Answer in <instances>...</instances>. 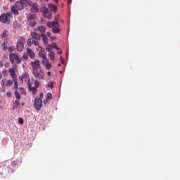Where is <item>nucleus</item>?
<instances>
[{
  "label": "nucleus",
  "mask_w": 180,
  "mask_h": 180,
  "mask_svg": "<svg viewBox=\"0 0 180 180\" xmlns=\"http://www.w3.org/2000/svg\"><path fill=\"white\" fill-rule=\"evenodd\" d=\"M18 123H20V124H23L24 123L23 118H19Z\"/></svg>",
  "instance_id": "nucleus-33"
},
{
  "label": "nucleus",
  "mask_w": 180,
  "mask_h": 180,
  "mask_svg": "<svg viewBox=\"0 0 180 180\" xmlns=\"http://www.w3.org/2000/svg\"><path fill=\"white\" fill-rule=\"evenodd\" d=\"M46 50L47 51H51V50H53V47L51 46V45H48L46 46Z\"/></svg>",
  "instance_id": "nucleus-32"
},
{
  "label": "nucleus",
  "mask_w": 180,
  "mask_h": 180,
  "mask_svg": "<svg viewBox=\"0 0 180 180\" xmlns=\"http://www.w3.org/2000/svg\"><path fill=\"white\" fill-rule=\"evenodd\" d=\"M61 22H64V21H63V20H61Z\"/></svg>",
  "instance_id": "nucleus-54"
},
{
  "label": "nucleus",
  "mask_w": 180,
  "mask_h": 180,
  "mask_svg": "<svg viewBox=\"0 0 180 180\" xmlns=\"http://www.w3.org/2000/svg\"><path fill=\"white\" fill-rule=\"evenodd\" d=\"M56 20H58V17H56Z\"/></svg>",
  "instance_id": "nucleus-49"
},
{
  "label": "nucleus",
  "mask_w": 180,
  "mask_h": 180,
  "mask_svg": "<svg viewBox=\"0 0 180 180\" xmlns=\"http://www.w3.org/2000/svg\"><path fill=\"white\" fill-rule=\"evenodd\" d=\"M20 27V25H19V23H18V21H15L13 22V27H14V29H18Z\"/></svg>",
  "instance_id": "nucleus-27"
},
{
  "label": "nucleus",
  "mask_w": 180,
  "mask_h": 180,
  "mask_svg": "<svg viewBox=\"0 0 180 180\" xmlns=\"http://www.w3.org/2000/svg\"><path fill=\"white\" fill-rule=\"evenodd\" d=\"M52 98L53 94H51V93H48L46 96L45 100L44 101V105H48L49 102L51 101Z\"/></svg>",
  "instance_id": "nucleus-13"
},
{
  "label": "nucleus",
  "mask_w": 180,
  "mask_h": 180,
  "mask_svg": "<svg viewBox=\"0 0 180 180\" xmlns=\"http://www.w3.org/2000/svg\"><path fill=\"white\" fill-rule=\"evenodd\" d=\"M60 60L62 61V63L64 61V58H63V56H60Z\"/></svg>",
  "instance_id": "nucleus-46"
},
{
  "label": "nucleus",
  "mask_w": 180,
  "mask_h": 180,
  "mask_svg": "<svg viewBox=\"0 0 180 180\" xmlns=\"http://www.w3.org/2000/svg\"><path fill=\"white\" fill-rule=\"evenodd\" d=\"M36 25H37V22H36L35 20H32V21H31L30 23V26L31 27H34V26H36Z\"/></svg>",
  "instance_id": "nucleus-28"
},
{
  "label": "nucleus",
  "mask_w": 180,
  "mask_h": 180,
  "mask_svg": "<svg viewBox=\"0 0 180 180\" xmlns=\"http://www.w3.org/2000/svg\"><path fill=\"white\" fill-rule=\"evenodd\" d=\"M52 23H53V27L60 26V23H58V21H53Z\"/></svg>",
  "instance_id": "nucleus-30"
},
{
  "label": "nucleus",
  "mask_w": 180,
  "mask_h": 180,
  "mask_svg": "<svg viewBox=\"0 0 180 180\" xmlns=\"http://www.w3.org/2000/svg\"><path fill=\"white\" fill-rule=\"evenodd\" d=\"M25 5H26V0H21L20 1H17L15 6L11 7V11L14 15H19V11L23 9Z\"/></svg>",
  "instance_id": "nucleus-2"
},
{
  "label": "nucleus",
  "mask_w": 180,
  "mask_h": 180,
  "mask_svg": "<svg viewBox=\"0 0 180 180\" xmlns=\"http://www.w3.org/2000/svg\"><path fill=\"white\" fill-rule=\"evenodd\" d=\"M49 8L51 9V11H52V12H55V13H57V11H58L57 6H56L53 4H49Z\"/></svg>",
  "instance_id": "nucleus-18"
},
{
  "label": "nucleus",
  "mask_w": 180,
  "mask_h": 180,
  "mask_svg": "<svg viewBox=\"0 0 180 180\" xmlns=\"http://www.w3.org/2000/svg\"><path fill=\"white\" fill-rule=\"evenodd\" d=\"M54 49H56V50H60V48H58V46H57V45H54Z\"/></svg>",
  "instance_id": "nucleus-43"
},
{
  "label": "nucleus",
  "mask_w": 180,
  "mask_h": 180,
  "mask_svg": "<svg viewBox=\"0 0 180 180\" xmlns=\"http://www.w3.org/2000/svg\"><path fill=\"white\" fill-rule=\"evenodd\" d=\"M48 86L49 88H53V82H51L50 83H49Z\"/></svg>",
  "instance_id": "nucleus-37"
},
{
  "label": "nucleus",
  "mask_w": 180,
  "mask_h": 180,
  "mask_svg": "<svg viewBox=\"0 0 180 180\" xmlns=\"http://www.w3.org/2000/svg\"><path fill=\"white\" fill-rule=\"evenodd\" d=\"M44 1H45V2H49V0H44Z\"/></svg>",
  "instance_id": "nucleus-53"
},
{
  "label": "nucleus",
  "mask_w": 180,
  "mask_h": 180,
  "mask_svg": "<svg viewBox=\"0 0 180 180\" xmlns=\"http://www.w3.org/2000/svg\"><path fill=\"white\" fill-rule=\"evenodd\" d=\"M9 59L11 64H20L22 63V58L16 53H11L9 54Z\"/></svg>",
  "instance_id": "nucleus-3"
},
{
  "label": "nucleus",
  "mask_w": 180,
  "mask_h": 180,
  "mask_svg": "<svg viewBox=\"0 0 180 180\" xmlns=\"http://www.w3.org/2000/svg\"><path fill=\"white\" fill-rule=\"evenodd\" d=\"M49 56L50 57L51 60H52V61H54V57H56V53H54V52H50Z\"/></svg>",
  "instance_id": "nucleus-24"
},
{
  "label": "nucleus",
  "mask_w": 180,
  "mask_h": 180,
  "mask_svg": "<svg viewBox=\"0 0 180 180\" xmlns=\"http://www.w3.org/2000/svg\"><path fill=\"white\" fill-rule=\"evenodd\" d=\"M47 26H48V27H50V28H53L54 27V26L53 25V22H51V21H49L47 22Z\"/></svg>",
  "instance_id": "nucleus-29"
},
{
  "label": "nucleus",
  "mask_w": 180,
  "mask_h": 180,
  "mask_svg": "<svg viewBox=\"0 0 180 180\" xmlns=\"http://www.w3.org/2000/svg\"><path fill=\"white\" fill-rule=\"evenodd\" d=\"M72 0H68V4H71Z\"/></svg>",
  "instance_id": "nucleus-48"
},
{
  "label": "nucleus",
  "mask_w": 180,
  "mask_h": 180,
  "mask_svg": "<svg viewBox=\"0 0 180 180\" xmlns=\"http://www.w3.org/2000/svg\"><path fill=\"white\" fill-rule=\"evenodd\" d=\"M1 39H6V30H4L0 35Z\"/></svg>",
  "instance_id": "nucleus-25"
},
{
  "label": "nucleus",
  "mask_w": 180,
  "mask_h": 180,
  "mask_svg": "<svg viewBox=\"0 0 180 180\" xmlns=\"http://www.w3.org/2000/svg\"><path fill=\"white\" fill-rule=\"evenodd\" d=\"M55 4H58L59 0H53Z\"/></svg>",
  "instance_id": "nucleus-45"
},
{
  "label": "nucleus",
  "mask_w": 180,
  "mask_h": 180,
  "mask_svg": "<svg viewBox=\"0 0 180 180\" xmlns=\"http://www.w3.org/2000/svg\"><path fill=\"white\" fill-rule=\"evenodd\" d=\"M62 53H63V52H61V51L58 52V54H62Z\"/></svg>",
  "instance_id": "nucleus-52"
},
{
  "label": "nucleus",
  "mask_w": 180,
  "mask_h": 180,
  "mask_svg": "<svg viewBox=\"0 0 180 180\" xmlns=\"http://www.w3.org/2000/svg\"><path fill=\"white\" fill-rule=\"evenodd\" d=\"M35 88H39L40 86V82L39 81L36 80L34 83Z\"/></svg>",
  "instance_id": "nucleus-31"
},
{
  "label": "nucleus",
  "mask_w": 180,
  "mask_h": 180,
  "mask_svg": "<svg viewBox=\"0 0 180 180\" xmlns=\"http://www.w3.org/2000/svg\"><path fill=\"white\" fill-rule=\"evenodd\" d=\"M34 46H39V41H34Z\"/></svg>",
  "instance_id": "nucleus-40"
},
{
  "label": "nucleus",
  "mask_w": 180,
  "mask_h": 180,
  "mask_svg": "<svg viewBox=\"0 0 180 180\" xmlns=\"http://www.w3.org/2000/svg\"><path fill=\"white\" fill-rule=\"evenodd\" d=\"M8 51L12 52V51H13V50H15V49L12 46H10L8 48Z\"/></svg>",
  "instance_id": "nucleus-35"
},
{
  "label": "nucleus",
  "mask_w": 180,
  "mask_h": 180,
  "mask_svg": "<svg viewBox=\"0 0 180 180\" xmlns=\"http://www.w3.org/2000/svg\"><path fill=\"white\" fill-rule=\"evenodd\" d=\"M58 27H53L52 28V32L53 33H59L61 32V30L60 29V27H58Z\"/></svg>",
  "instance_id": "nucleus-22"
},
{
  "label": "nucleus",
  "mask_w": 180,
  "mask_h": 180,
  "mask_svg": "<svg viewBox=\"0 0 180 180\" xmlns=\"http://www.w3.org/2000/svg\"><path fill=\"white\" fill-rule=\"evenodd\" d=\"M7 96H8L9 97L12 96V93L8 92L7 93Z\"/></svg>",
  "instance_id": "nucleus-42"
},
{
  "label": "nucleus",
  "mask_w": 180,
  "mask_h": 180,
  "mask_svg": "<svg viewBox=\"0 0 180 180\" xmlns=\"http://www.w3.org/2000/svg\"><path fill=\"white\" fill-rule=\"evenodd\" d=\"M10 74V77L12 78L14 82L13 89H18V75H16V72H15V69L10 68L8 70Z\"/></svg>",
  "instance_id": "nucleus-4"
},
{
  "label": "nucleus",
  "mask_w": 180,
  "mask_h": 180,
  "mask_svg": "<svg viewBox=\"0 0 180 180\" xmlns=\"http://www.w3.org/2000/svg\"><path fill=\"white\" fill-rule=\"evenodd\" d=\"M27 53L26 54V53H24L23 54V58H25V60H27Z\"/></svg>",
  "instance_id": "nucleus-38"
},
{
  "label": "nucleus",
  "mask_w": 180,
  "mask_h": 180,
  "mask_svg": "<svg viewBox=\"0 0 180 180\" xmlns=\"http://www.w3.org/2000/svg\"><path fill=\"white\" fill-rule=\"evenodd\" d=\"M10 1H12V0H10Z\"/></svg>",
  "instance_id": "nucleus-55"
},
{
  "label": "nucleus",
  "mask_w": 180,
  "mask_h": 180,
  "mask_svg": "<svg viewBox=\"0 0 180 180\" xmlns=\"http://www.w3.org/2000/svg\"><path fill=\"white\" fill-rule=\"evenodd\" d=\"M58 67H61V64L58 63Z\"/></svg>",
  "instance_id": "nucleus-51"
},
{
  "label": "nucleus",
  "mask_w": 180,
  "mask_h": 180,
  "mask_svg": "<svg viewBox=\"0 0 180 180\" xmlns=\"http://www.w3.org/2000/svg\"><path fill=\"white\" fill-rule=\"evenodd\" d=\"M41 11L45 18H47L48 19H51L52 14L51 12L49 11V8L43 7L42 8H41Z\"/></svg>",
  "instance_id": "nucleus-8"
},
{
  "label": "nucleus",
  "mask_w": 180,
  "mask_h": 180,
  "mask_svg": "<svg viewBox=\"0 0 180 180\" xmlns=\"http://www.w3.org/2000/svg\"><path fill=\"white\" fill-rule=\"evenodd\" d=\"M21 81L23 84V81L25 82H27V85H29V82H30V77L29 76V74L25 73L21 77Z\"/></svg>",
  "instance_id": "nucleus-11"
},
{
  "label": "nucleus",
  "mask_w": 180,
  "mask_h": 180,
  "mask_svg": "<svg viewBox=\"0 0 180 180\" xmlns=\"http://www.w3.org/2000/svg\"><path fill=\"white\" fill-rule=\"evenodd\" d=\"M31 11L34 12V13H37L39 12V5L36 3L33 4L31 7Z\"/></svg>",
  "instance_id": "nucleus-15"
},
{
  "label": "nucleus",
  "mask_w": 180,
  "mask_h": 180,
  "mask_svg": "<svg viewBox=\"0 0 180 180\" xmlns=\"http://www.w3.org/2000/svg\"><path fill=\"white\" fill-rule=\"evenodd\" d=\"M34 18H36V15H34V14H29L28 15L29 20H33V19H34Z\"/></svg>",
  "instance_id": "nucleus-26"
},
{
  "label": "nucleus",
  "mask_w": 180,
  "mask_h": 180,
  "mask_svg": "<svg viewBox=\"0 0 180 180\" xmlns=\"http://www.w3.org/2000/svg\"><path fill=\"white\" fill-rule=\"evenodd\" d=\"M10 1H12V0H10Z\"/></svg>",
  "instance_id": "nucleus-56"
},
{
  "label": "nucleus",
  "mask_w": 180,
  "mask_h": 180,
  "mask_svg": "<svg viewBox=\"0 0 180 180\" xmlns=\"http://www.w3.org/2000/svg\"><path fill=\"white\" fill-rule=\"evenodd\" d=\"M13 84V81L11 80V79H8L6 80V79H4L1 80V86H11Z\"/></svg>",
  "instance_id": "nucleus-9"
},
{
  "label": "nucleus",
  "mask_w": 180,
  "mask_h": 180,
  "mask_svg": "<svg viewBox=\"0 0 180 180\" xmlns=\"http://www.w3.org/2000/svg\"><path fill=\"white\" fill-rule=\"evenodd\" d=\"M42 40L44 41V44L46 46L49 44V39L47 38V35L44 34H41Z\"/></svg>",
  "instance_id": "nucleus-20"
},
{
  "label": "nucleus",
  "mask_w": 180,
  "mask_h": 180,
  "mask_svg": "<svg viewBox=\"0 0 180 180\" xmlns=\"http://www.w3.org/2000/svg\"><path fill=\"white\" fill-rule=\"evenodd\" d=\"M28 89L32 91V94H37V88L32 86V82H28Z\"/></svg>",
  "instance_id": "nucleus-16"
},
{
  "label": "nucleus",
  "mask_w": 180,
  "mask_h": 180,
  "mask_svg": "<svg viewBox=\"0 0 180 180\" xmlns=\"http://www.w3.org/2000/svg\"><path fill=\"white\" fill-rule=\"evenodd\" d=\"M39 49H40L41 50V51L39 53V57H41V58H43V60H47V53H46V51L43 50V48H41V46H39Z\"/></svg>",
  "instance_id": "nucleus-12"
},
{
  "label": "nucleus",
  "mask_w": 180,
  "mask_h": 180,
  "mask_svg": "<svg viewBox=\"0 0 180 180\" xmlns=\"http://www.w3.org/2000/svg\"><path fill=\"white\" fill-rule=\"evenodd\" d=\"M41 32V33H42V34L44 33V32H46V27L44 26H41V27H38V28L37 30H35V32Z\"/></svg>",
  "instance_id": "nucleus-21"
},
{
  "label": "nucleus",
  "mask_w": 180,
  "mask_h": 180,
  "mask_svg": "<svg viewBox=\"0 0 180 180\" xmlns=\"http://www.w3.org/2000/svg\"><path fill=\"white\" fill-rule=\"evenodd\" d=\"M23 39H19L17 42L16 47L18 51H23V49H25V45L23 44Z\"/></svg>",
  "instance_id": "nucleus-10"
},
{
  "label": "nucleus",
  "mask_w": 180,
  "mask_h": 180,
  "mask_svg": "<svg viewBox=\"0 0 180 180\" xmlns=\"http://www.w3.org/2000/svg\"><path fill=\"white\" fill-rule=\"evenodd\" d=\"M30 65L32 68V74L37 79H44V70L41 66H40V61L39 60H35L30 63Z\"/></svg>",
  "instance_id": "nucleus-1"
},
{
  "label": "nucleus",
  "mask_w": 180,
  "mask_h": 180,
  "mask_svg": "<svg viewBox=\"0 0 180 180\" xmlns=\"http://www.w3.org/2000/svg\"><path fill=\"white\" fill-rule=\"evenodd\" d=\"M10 18L11 15L9 13H3L0 15V22L1 23H8Z\"/></svg>",
  "instance_id": "nucleus-7"
},
{
  "label": "nucleus",
  "mask_w": 180,
  "mask_h": 180,
  "mask_svg": "<svg viewBox=\"0 0 180 180\" xmlns=\"http://www.w3.org/2000/svg\"><path fill=\"white\" fill-rule=\"evenodd\" d=\"M47 36H48V37H50V36H51V33L48 32V33H47Z\"/></svg>",
  "instance_id": "nucleus-44"
},
{
  "label": "nucleus",
  "mask_w": 180,
  "mask_h": 180,
  "mask_svg": "<svg viewBox=\"0 0 180 180\" xmlns=\"http://www.w3.org/2000/svg\"><path fill=\"white\" fill-rule=\"evenodd\" d=\"M4 50L6 51V50H8V47H6V46H4Z\"/></svg>",
  "instance_id": "nucleus-47"
},
{
  "label": "nucleus",
  "mask_w": 180,
  "mask_h": 180,
  "mask_svg": "<svg viewBox=\"0 0 180 180\" xmlns=\"http://www.w3.org/2000/svg\"><path fill=\"white\" fill-rule=\"evenodd\" d=\"M34 43V40H33V39L32 38L28 39L27 44L30 47H31V46H33Z\"/></svg>",
  "instance_id": "nucleus-23"
},
{
  "label": "nucleus",
  "mask_w": 180,
  "mask_h": 180,
  "mask_svg": "<svg viewBox=\"0 0 180 180\" xmlns=\"http://www.w3.org/2000/svg\"><path fill=\"white\" fill-rule=\"evenodd\" d=\"M27 54L31 59L34 58V52L32 49H27Z\"/></svg>",
  "instance_id": "nucleus-17"
},
{
  "label": "nucleus",
  "mask_w": 180,
  "mask_h": 180,
  "mask_svg": "<svg viewBox=\"0 0 180 180\" xmlns=\"http://www.w3.org/2000/svg\"><path fill=\"white\" fill-rule=\"evenodd\" d=\"M14 105H20V102H19V101L17 99L15 102H14Z\"/></svg>",
  "instance_id": "nucleus-34"
},
{
  "label": "nucleus",
  "mask_w": 180,
  "mask_h": 180,
  "mask_svg": "<svg viewBox=\"0 0 180 180\" xmlns=\"http://www.w3.org/2000/svg\"><path fill=\"white\" fill-rule=\"evenodd\" d=\"M31 36L32 39H34L35 40H40L41 39L40 34L36 32H31Z\"/></svg>",
  "instance_id": "nucleus-19"
},
{
  "label": "nucleus",
  "mask_w": 180,
  "mask_h": 180,
  "mask_svg": "<svg viewBox=\"0 0 180 180\" xmlns=\"http://www.w3.org/2000/svg\"><path fill=\"white\" fill-rule=\"evenodd\" d=\"M42 64L43 65H45L46 70H50V68L52 67L51 63L49 62V59L42 60Z\"/></svg>",
  "instance_id": "nucleus-14"
},
{
  "label": "nucleus",
  "mask_w": 180,
  "mask_h": 180,
  "mask_svg": "<svg viewBox=\"0 0 180 180\" xmlns=\"http://www.w3.org/2000/svg\"><path fill=\"white\" fill-rule=\"evenodd\" d=\"M34 106L37 110H41V108H43V101L41 98H36L34 100Z\"/></svg>",
  "instance_id": "nucleus-6"
},
{
  "label": "nucleus",
  "mask_w": 180,
  "mask_h": 180,
  "mask_svg": "<svg viewBox=\"0 0 180 180\" xmlns=\"http://www.w3.org/2000/svg\"><path fill=\"white\" fill-rule=\"evenodd\" d=\"M15 89V96L18 101H20V95H26V90H25L23 87L17 88Z\"/></svg>",
  "instance_id": "nucleus-5"
},
{
  "label": "nucleus",
  "mask_w": 180,
  "mask_h": 180,
  "mask_svg": "<svg viewBox=\"0 0 180 180\" xmlns=\"http://www.w3.org/2000/svg\"><path fill=\"white\" fill-rule=\"evenodd\" d=\"M47 75L49 77H51V72H47Z\"/></svg>",
  "instance_id": "nucleus-41"
},
{
  "label": "nucleus",
  "mask_w": 180,
  "mask_h": 180,
  "mask_svg": "<svg viewBox=\"0 0 180 180\" xmlns=\"http://www.w3.org/2000/svg\"><path fill=\"white\" fill-rule=\"evenodd\" d=\"M39 99H43V93H41L40 95H39Z\"/></svg>",
  "instance_id": "nucleus-39"
},
{
  "label": "nucleus",
  "mask_w": 180,
  "mask_h": 180,
  "mask_svg": "<svg viewBox=\"0 0 180 180\" xmlns=\"http://www.w3.org/2000/svg\"><path fill=\"white\" fill-rule=\"evenodd\" d=\"M3 74L4 75H6V74H8V70H6V69L3 70Z\"/></svg>",
  "instance_id": "nucleus-36"
},
{
  "label": "nucleus",
  "mask_w": 180,
  "mask_h": 180,
  "mask_svg": "<svg viewBox=\"0 0 180 180\" xmlns=\"http://www.w3.org/2000/svg\"><path fill=\"white\" fill-rule=\"evenodd\" d=\"M2 78V74L0 73V79Z\"/></svg>",
  "instance_id": "nucleus-50"
}]
</instances>
